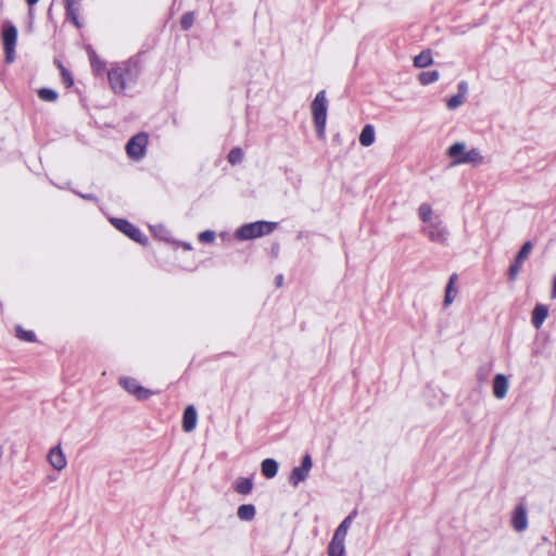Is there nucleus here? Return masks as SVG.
Here are the masks:
<instances>
[{
	"label": "nucleus",
	"mask_w": 556,
	"mask_h": 556,
	"mask_svg": "<svg viewBox=\"0 0 556 556\" xmlns=\"http://www.w3.org/2000/svg\"><path fill=\"white\" fill-rule=\"evenodd\" d=\"M111 223L115 226L116 229L125 233L127 237L132 239L134 241L140 244H147V237L132 224H130L126 219L121 218H112Z\"/></svg>",
	"instance_id": "obj_7"
},
{
	"label": "nucleus",
	"mask_w": 556,
	"mask_h": 556,
	"mask_svg": "<svg viewBox=\"0 0 556 556\" xmlns=\"http://www.w3.org/2000/svg\"><path fill=\"white\" fill-rule=\"evenodd\" d=\"M447 155L453 159L454 165L471 164L478 166L484 162V157L478 149L466 150V146L463 142L452 144L447 150Z\"/></svg>",
	"instance_id": "obj_2"
},
{
	"label": "nucleus",
	"mask_w": 556,
	"mask_h": 556,
	"mask_svg": "<svg viewBox=\"0 0 556 556\" xmlns=\"http://www.w3.org/2000/svg\"><path fill=\"white\" fill-rule=\"evenodd\" d=\"M16 39H17L16 27L12 23L5 22L3 25V28H2V43H3L5 60L8 63H11L14 61Z\"/></svg>",
	"instance_id": "obj_6"
},
{
	"label": "nucleus",
	"mask_w": 556,
	"mask_h": 556,
	"mask_svg": "<svg viewBox=\"0 0 556 556\" xmlns=\"http://www.w3.org/2000/svg\"><path fill=\"white\" fill-rule=\"evenodd\" d=\"M282 281H283V277L281 275L276 277V285L278 287H280L282 285Z\"/></svg>",
	"instance_id": "obj_43"
},
{
	"label": "nucleus",
	"mask_w": 556,
	"mask_h": 556,
	"mask_svg": "<svg viewBox=\"0 0 556 556\" xmlns=\"http://www.w3.org/2000/svg\"><path fill=\"white\" fill-rule=\"evenodd\" d=\"M198 421V414L194 406L189 405L185 408L182 417V429L186 432H191L195 429Z\"/></svg>",
	"instance_id": "obj_13"
},
{
	"label": "nucleus",
	"mask_w": 556,
	"mask_h": 556,
	"mask_svg": "<svg viewBox=\"0 0 556 556\" xmlns=\"http://www.w3.org/2000/svg\"><path fill=\"white\" fill-rule=\"evenodd\" d=\"M421 232L431 241L438 244L445 245L448 240V230L441 218L424 225Z\"/></svg>",
	"instance_id": "obj_5"
},
{
	"label": "nucleus",
	"mask_w": 556,
	"mask_h": 556,
	"mask_svg": "<svg viewBox=\"0 0 556 556\" xmlns=\"http://www.w3.org/2000/svg\"><path fill=\"white\" fill-rule=\"evenodd\" d=\"M376 139L375 128L372 125H365L359 135V143L363 147H370Z\"/></svg>",
	"instance_id": "obj_19"
},
{
	"label": "nucleus",
	"mask_w": 556,
	"mask_h": 556,
	"mask_svg": "<svg viewBox=\"0 0 556 556\" xmlns=\"http://www.w3.org/2000/svg\"><path fill=\"white\" fill-rule=\"evenodd\" d=\"M88 52L92 70L97 74L101 73L105 67V63L97 55V53L91 48L88 49Z\"/></svg>",
	"instance_id": "obj_25"
},
{
	"label": "nucleus",
	"mask_w": 556,
	"mask_h": 556,
	"mask_svg": "<svg viewBox=\"0 0 556 556\" xmlns=\"http://www.w3.org/2000/svg\"><path fill=\"white\" fill-rule=\"evenodd\" d=\"M327 110L328 101L326 98V92L321 90L316 94L311 104V111L316 127L317 137L321 140H324L326 136Z\"/></svg>",
	"instance_id": "obj_3"
},
{
	"label": "nucleus",
	"mask_w": 556,
	"mask_h": 556,
	"mask_svg": "<svg viewBox=\"0 0 556 556\" xmlns=\"http://www.w3.org/2000/svg\"><path fill=\"white\" fill-rule=\"evenodd\" d=\"M256 515L255 506L252 504H243L238 507L237 516L242 521H251Z\"/></svg>",
	"instance_id": "obj_21"
},
{
	"label": "nucleus",
	"mask_w": 556,
	"mask_h": 556,
	"mask_svg": "<svg viewBox=\"0 0 556 556\" xmlns=\"http://www.w3.org/2000/svg\"><path fill=\"white\" fill-rule=\"evenodd\" d=\"M533 245L530 241L525 242L515 260L519 261V263H523L529 257Z\"/></svg>",
	"instance_id": "obj_28"
},
{
	"label": "nucleus",
	"mask_w": 556,
	"mask_h": 556,
	"mask_svg": "<svg viewBox=\"0 0 556 556\" xmlns=\"http://www.w3.org/2000/svg\"><path fill=\"white\" fill-rule=\"evenodd\" d=\"M243 159V152L240 148H233L228 154V161L231 164H238Z\"/></svg>",
	"instance_id": "obj_30"
},
{
	"label": "nucleus",
	"mask_w": 556,
	"mask_h": 556,
	"mask_svg": "<svg viewBox=\"0 0 556 556\" xmlns=\"http://www.w3.org/2000/svg\"><path fill=\"white\" fill-rule=\"evenodd\" d=\"M348 534V530L344 529L342 526L339 525V527L336 529L334 534L332 536V541L337 542H345V538Z\"/></svg>",
	"instance_id": "obj_34"
},
{
	"label": "nucleus",
	"mask_w": 556,
	"mask_h": 556,
	"mask_svg": "<svg viewBox=\"0 0 556 556\" xmlns=\"http://www.w3.org/2000/svg\"><path fill=\"white\" fill-rule=\"evenodd\" d=\"M48 463L58 471L66 467V457L60 445L52 447L47 455Z\"/></svg>",
	"instance_id": "obj_11"
},
{
	"label": "nucleus",
	"mask_w": 556,
	"mask_h": 556,
	"mask_svg": "<svg viewBox=\"0 0 556 556\" xmlns=\"http://www.w3.org/2000/svg\"><path fill=\"white\" fill-rule=\"evenodd\" d=\"M119 384L130 394L135 395L138 400L149 399L153 392L140 386L136 379L129 377L119 378Z\"/></svg>",
	"instance_id": "obj_10"
},
{
	"label": "nucleus",
	"mask_w": 556,
	"mask_h": 556,
	"mask_svg": "<svg viewBox=\"0 0 556 556\" xmlns=\"http://www.w3.org/2000/svg\"><path fill=\"white\" fill-rule=\"evenodd\" d=\"M194 22V14L192 12H187L181 16L180 25L184 29H189Z\"/></svg>",
	"instance_id": "obj_31"
},
{
	"label": "nucleus",
	"mask_w": 556,
	"mask_h": 556,
	"mask_svg": "<svg viewBox=\"0 0 556 556\" xmlns=\"http://www.w3.org/2000/svg\"><path fill=\"white\" fill-rule=\"evenodd\" d=\"M456 281H457V275L453 274L448 278V282L445 288V295L443 305L444 307H448L455 300L457 295V289H456Z\"/></svg>",
	"instance_id": "obj_14"
},
{
	"label": "nucleus",
	"mask_w": 556,
	"mask_h": 556,
	"mask_svg": "<svg viewBox=\"0 0 556 556\" xmlns=\"http://www.w3.org/2000/svg\"><path fill=\"white\" fill-rule=\"evenodd\" d=\"M148 136L143 132L134 136L126 144V152L130 159L140 160L146 153Z\"/></svg>",
	"instance_id": "obj_8"
},
{
	"label": "nucleus",
	"mask_w": 556,
	"mask_h": 556,
	"mask_svg": "<svg viewBox=\"0 0 556 556\" xmlns=\"http://www.w3.org/2000/svg\"><path fill=\"white\" fill-rule=\"evenodd\" d=\"M38 97L46 102H53L58 98L56 91L49 88H41L38 90Z\"/></svg>",
	"instance_id": "obj_27"
},
{
	"label": "nucleus",
	"mask_w": 556,
	"mask_h": 556,
	"mask_svg": "<svg viewBox=\"0 0 556 556\" xmlns=\"http://www.w3.org/2000/svg\"><path fill=\"white\" fill-rule=\"evenodd\" d=\"M513 527L516 531H523L528 527L527 509L523 505H518L513 516Z\"/></svg>",
	"instance_id": "obj_12"
},
{
	"label": "nucleus",
	"mask_w": 556,
	"mask_h": 556,
	"mask_svg": "<svg viewBox=\"0 0 556 556\" xmlns=\"http://www.w3.org/2000/svg\"><path fill=\"white\" fill-rule=\"evenodd\" d=\"M262 473L267 479L274 478L278 472V463L273 458H266L262 462Z\"/></svg>",
	"instance_id": "obj_20"
},
{
	"label": "nucleus",
	"mask_w": 556,
	"mask_h": 556,
	"mask_svg": "<svg viewBox=\"0 0 556 556\" xmlns=\"http://www.w3.org/2000/svg\"><path fill=\"white\" fill-rule=\"evenodd\" d=\"M137 76V65L130 61L113 66L108 73L109 83L114 93H124L126 87L136 81Z\"/></svg>",
	"instance_id": "obj_1"
},
{
	"label": "nucleus",
	"mask_w": 556,
	"mask_h": 556,
	"mask_svg": "<svg viewBox=\"0 0 556 556\" xmlns=\"http://www.w3.org/2000/svg\"><path fill=\"white\" fill-rule=\"evenodd\" d=\"M39 0H26L28 7H29V14L33 13V7L38 2Z\"/></svg>",
	"instance_id": "obj_40"
},
{
	"label": "nucleus",
	"mask_w": 556,
	"mask_h": 556,
	"mask_svg": "<svg viewBox=\"0 0 556 556\" xmlns=\"http://www.w3.org/2000/svg\"><path fill=\"white\" fill-rule=\"evenodd\" d=\"M327 554L328 556H345V544L331 540L328 545Z\"/></svg>",
	"instance_id": "obj_24"
},
{
	"label": "nucleus",
	"mask_w": 556,
	"mask_h": 556,
	"mask_svg": "<svg viewBox=\"0 0 556 556\" xmlns=\"http://www.w3.org/2000/svg\"><path fill=\"white\" fill-rule=\"evenodd\" d=\"M16 337L20 340L26 341V342H34L36 339V336L30 330H24L21 326L16 327Z\"/></svg>",
	"instance_id": "obj_29"
},
{
	"label": "nucleus",
	"mask_w": 556,
	"mask_h": 556,
	"mask_svg": "<svg viewBox=\"0 0 556 556\" xmlns=\"http://www.w3.org/2000/svg\"><path fill=\"white\" fill-rule=\"evenodd\" d=\"M351 522H352V516H348L341 523L340 526H342L344 529H346L349 531L350 529V526H351Z\"/></svg>",
	"instance_id": "obj_38"
},
{
	"label": "nucleus",
	"mask_w": 556,
	"mask_h": 556,
	"mask_svg": "<svg viewBox=\"0 0 556 556\" xmlns=\"http://www.w3.org/2000/svg\"><path fill=\"white\" fill-rule=\"evenodd\" d=\"M552 298H556V275L553 278V290H552Z\"/></svg>",
	"instance_id": "obj_41"
},
{
	"label": "nucleus",
	"mask_w": 556,
	"mask_h": 556,
	"mask_svg": "<svg viewBox=\"0 0 556 556\" xmlns=\"http://www.w3.org/2000/svg\"><path fill=\"white\" fill-rule=\"evenodd\" d=\"M458 90H459V93H458V94H459V96H463V98L465 99V96H466V93H467V91H468V85H467V83H466V81H460V83L458 84Z\"/></svg>",
	"instance_id": "obj_36"
},
{
	"label": "nucleus",
	"mask_w": 556,
	"mask_h": 556,
	"mask_svg": "<svg viewBox=\"0 0 556 556\" xmlns=\"http://www.w3.org/2000/svg\"><path fill=\"white\" fill-rule=\"evenodd\" d=\"M215 239V233L211 230L200 232L199 240L204 243H211Z\"/></svg>",
	"instance_id": "obj_35"
},
{
	"label": "nucleus",
	"mask_w": 556,
	"mask_h": 556,
	"mask_svg": "<svg viewBox=\"0 0 556 556\" xmlns=\"http://www.w3.org/2000/svg\"><path fill=\"white\" fill-rule=\"evenodd\" d=\"M548 315L546 305L538 304L532 312V324L536 329H540Z\"/></svg>",
	"instance_id": "obj_18"
},
{
	"label": "nucleus",
	"mask_w": 556,
	"mask_h": 556,
	"mask_svg": "<svg viewBox=\"0 0 556 556\" xmlns=\"http://www.w3.org/2000/svg\"><path fill=\"white\" fill-rule=\"evenodd\" d=\"M151 230L154 233L160 235L164 230V227L162 225H156V226H152Z\"/></svg>",
	"instance_id": "obj_39"
},
{
	"label": "nucleus",
	"mask_w": 556,
	"mask_h": 556,
	"mask_svg": "<svg viewBox=\"0 0 556 556\" xmlns=\"http://www.w3.org/2000/svg\"><path fill=\"white\" fill-rule=\"evenodd\" d=\"M508 390V381L504 375H496L493 381V393L497 399L506 396Z\"/></svg>",
	"instance_id": "obj_15"
},
{
	"label": "nucleus",
	"mask_w": 556,
	"mask_h": 556,
	"mask_svg": "<svg viewBox=\"0 0 556 556\" xmlns=\"http://www.w3.org/2000/svg\"><path fill=\"white\" fill-rule=\"evenodd\" d=\"M433 63L432 54L429 50H425L414 58V66L424 68Z\"/></svg>",
	"instance_id": "obj_22"
},
{
	"label": "nucleus",
	"mask_w": 556,
	"mask_h": 556,
	"mask_svg": "<svg viewBox=\"0 0 556 556\" xmlns=\"http://www.w3.org/2000/svg\"><path fill=\"white\" fill-rule=\"evenodd\" d=\"M80 1L81 0H65L67 18L77 27H80V23L78 21Z\"/></svg>",
	"instance_id": "obj_17"
},
{
	"label": "nucleus",
	"mask_w": 556,
	"mask_h": 556,
	"mask_svg": "<svg viewBox=\"0 0 556 556\" xmlns=\"http://www.w3.org/2000/svg\"><path fill=\"white\" fill-rule=\"evenodd\" d=\"M253 489V481L251 478H241L235 483V491L239 494H249Z\"/></svg>",
	"instance_id": "obj_23"
},
{
	"label": "nucleus",
	"mask_w": 556,
	"mask_h": 556,
	"mask_svg": "<svg viewBox=\"0 0 556 556\" xmlns=\"http://www.w3.org/2000/svg\"><path fill=\"white\" fill-rule=\"evenodd\" d=\"M276 223L269 222H255L245 224L236 231V237L240 240L258 238L261 236L270 233L276 228Z\"/></svg>",
	"instance_id": "obj_4"
},
{
	"label": "nucleus",
	"mask_w": 556,
	"mask_h": 556,
	"mask_svg": "<svg viewBox=\"0 0 556 556\" xmlns=\"http://www.w3.org/2000/svg\"><path fill=\"white\" fill-rule=\"evenodd\" d=\"M80 197L87 200H97V198L92 194H80Z\"/></svg>",
	"instance_id": "obj_42"
},
{
	"label": "nucleus",
	"mask_w": 556,
	"mask_h": 556,
	"mask_svg": "<svg viewBox=\"0 0 556 556\" xmlns=\"http://www.w3.org/2000/svg\"><path fill=\"white\" fill-rule=\"evenodd\" d=\"M418 216L420 220L424 223V225H428L434 222L435 219L441 218L440 216L434 214L432 206L426 202L419 205Z\"/></svg>",
	"instance_id": "obj_16"
},
{
	"label": "nucleus",
	"mask_w": 556,
	"mask_h": 556,
	"mask_svg": "<svg viewBox=\"0 0 556 556\" xmlns=\"http://www.w3.org/2000/svg\"><path fill=\"white\" fill-rule=\"evenodd\" d=\"M313 463L308 454L302 458L301 466L294 467L289 477V482L293 486H298L301 482L305 481L309 475Z\"/></svg>",
	"instance_id": "obj_9"
},
{
	"label": "nucleus",
	"mask_w": 556,
	"mask_h": 556,
	"mask_svg": "<svg viewBox=\"0 0 556 556\" xmlns=\"http://www.w3.org/2000/svg\"><path fill=\"white\" fill-rule=\"evenodd\" d=\"M62 75H63L64 80L67 83V85L71 86L73 84V79H72L70 73L66 70L62 68Z\"/></svg>",
	"instance_id": "obj_37"
},
{
	"label": "nucleus",
	"mask_w": 556,
	"mask_h": 556,
	"mask_svg": "<svg viewBox=\"0 0 556 556\" xmlns=\"http://www.w3.org/2000/svg\"><path fill=\"white\" fill-rule=\"evenodd\" d=\"M439 72L438 71H431V72H422L418 76V80L421 85H429L439 79Z\"/></svg>",
	"instance_id": "obj_26"
},
{
	"label": "nucleus",
	"mask_w": 556,
	"mask_h": 556,
	"mask_svg": "<svg viewBox=\"0 0 556 556\" xmlns=\"http://www.w3.org/2000/svg\"><path fill=\"white\" fill-rule=\"evenodd\" d=\"M523 263H519V261L515 260V262L510 265L508 269V277L510 280H515L522 267Z\"/></svg>",
	"instance_id": "obj_33"
},
{
	"label": "nucleus",
	"mask_w": 556,
	"mask_h": 556,
	"mask_svg": "<svg viewBox=\"0 0 556 556\" xmlns=\"http://www.w3.org/2000/svg\"><path fill=\"white\" fill-rule=\"evenodd\" d=\"M464 100L463 96L455 94L447 100L446 106L450 110H455L464 103Z\"/></svg>",
	"instance_id": "obj_32"
}]
</instances>
